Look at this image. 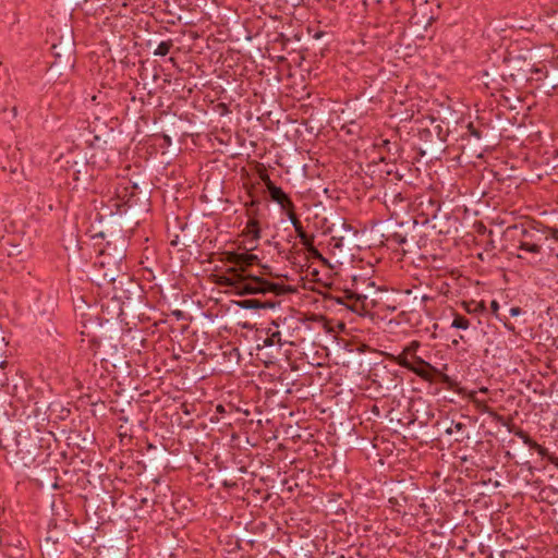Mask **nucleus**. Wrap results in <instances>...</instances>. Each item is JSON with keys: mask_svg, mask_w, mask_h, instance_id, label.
I'll return each mask as SVG.
<instances>
[{"mask_svg": "<svg viewBox=\"0 0 558 558\" xmlns=\"http://www.w3.org/2000/svg\"><path fill=\"white\" fill-rule=\"evenodd\" d=\"M221 262L230 264L221 274L217 275V283L220 287L229 288L231 292L238 295L281 292V286L269 282L259 275L253 274L252 266L258 264L259 258L255 254L238 253L226 251L221 253Z\"/></svg>", "mask_w": 558, "mask_h": 558, "instance_id": "nucleus-1", "label": "nucleus"}, {"mask_svg": "<svg viewBox=\"0 0 558 558\" xmlns=\"http://www.w3.org/2000/svg\"><path fill=\"white\" fill-rule=\"evenodd\" d=\"M513 230L518 232V253L517 257L524 260L527 265L541 266L546 256L556 255L558 252L555 246L547 245V227L535 223L513 226Z\"/></svg>", "mask_w": 558, "mask_h": 558, "instance_id": "nucleus-2", "label": "nucleus"}, {"mask_svg": "<svg viewBox=\"0 0 558 558\" xmlns=\"http://www.w3.org/2000/svg\"><path fill=\"white\" fill-rule=\"evenodd\" d=\"M390 93H393L395 97L388 109H386V114L389 118V121H386V132L388 130L391 131L390 137L386 138V153L389 155V157H386V160L389 159L397 162L401 158L402 150L400 143L401 131L407 129V123L410 122L412 113L405 107L404 96L402 94L398 95L393 86L386 84V95Z\"/></svg>", "mask_w": 558, "mask_h": 558, "instance_id": "nucleus-3", "label": "nucleus"}, {"mask_svg": "<svg viewBox=\"0 0 558 558\" xmlns=\"http://www.w3.org/2000/svg\"><path fill=\"white\" fill-rule=\"evenodd\" d=\"M327 232L331 234L329 247L333 253L337 251L342 253L343 250L354 241L357 234V231L341 217L327 228Z\"/></svg>", "mask_w": 558, "mask_h": 558, "instance_id": "nucleus-4", "label": "nucleus"}, {"mask_svg": "<svg viewBox=\"0 0 558 558\" xmlns=\"http://www.w3.org/2000/svg\"><path fill=\"white\" fill-rule=\"evenodd\" d=\"M386 360L396 362L397 364L410 369L415 375L424 380L433 381L434 376L439 374V371L430 363L424 361L417 355H413V360L407 359L404 354H395L386 351Z\"/></svg>", "mask_w": 558, "mask_h": 558, "instance_id": "nucleus-5", "label": "nucleus"}, {"mask_svg": "<svg viewBox=\"0 0 558 558\" xmlns=\"http://www.w3.org/2000/svg\"><path fill=\"white\" fill-rule=\"evenodd\" d=\"M395 226H399L400 229L403 228V221L399 220L397 210H393L389 219H386V250L392 251L391 254H393V256H390L391 259L396 258L400 260L405 251L399 248V246L407 242V234L402 231L389 232Z\"/></svg>", "mask_w": 558, "mask_h": 558, "instance_id": "nucleus-6", "label": "nucleus"}, {"mask_svg": "<svg viewBox=\"0 0 558 558\" xmlns=\"http://www.w3.org/2000/svg\"><path fill=\"white\" fill-rule=\"evenodd\" d=\"M418 136L421 141L435 147L446 140V133L436 119H429L428 124L418 130Z\"/></svg>", "mask_w": 558, "mask_h": 558, "instance_id": "nucleus-7", "label": "nucleus"}, {"mask_svg": "<svg viewBox=\"0 0 558 558\" xmlns=\"http://www.w3.org/2000/svg\"><path fill=\"white\" fill-rule=\"evenodd\" d=\"M52 54L56 58V63L60 65H66L73 63V56H74V41L72 39L71 35H68L64 38V41L62 39L59 44H53L51 46Z\"/></svg>", "mask_w": 558, "mask_h": 558, "instance_id": "nucleus-8", "label": "nucleus"}, {"mask_svg": "<svg viewBox=\"0 0 558 558\" xmlns=\"http://www.w3.org/2000/svg\"><path fill=\"white\" fill-rule=\"evenodd\" d=\"M265 182V185L269 192V195L274 202H276L282 209L292 210L294 209V204L289 197L287 193L283 192V190L277 185L274 184V182L269 179V177H266L263 179Z\"/></svg>", "mask_w": 558, "mask_h": 558, "instance_id": "nucleus-9", "label": "nucleus"}, {"mask_svg": "<svg viewBox=\"0 0 558 558\" xmlns=\"http://www.w3.org/2000/svg\"><path fill=\"white\" fill-rule=\"evenodd\" d=\"M408 328L395 319H390L386 323V340L389 341H401L407 338Z\"/></svg>", "mask_w": 558, "mask_h": 558, "instance_id": "nucleus-10", "label": "nucleus"}, {"mask_svg": "<svg viewBox=\"0 0 558 558\" xmlns=\"http://www.w3.org/2000/svg\"><path fill=\"white\" fill-rule=\"evenodd\" d=\"M405 497H401V498H398V497H389L388 498V504L386 505V511L388 509H390V515H387L386 514V521L388 520H391V521H397L399 519V514L403 513V514H407L405 512Z\"/></svg>", "mask_w": 558, "mask_h": 558, "instance_id": "nucleus-11", "label": "nucleus"}, {"mask_svg": "<svg viewBox=\"0 0 558 558\" xmlns=\"http://www.w3.org/2000/svg\"><path fill=\"white\" fill-rule=\"evenodd\" d=\"M19 150L17 149H14L13 153H12V156L14 158H16V156L19 155ZM1 169L3 172H8V177L10 180L12 181H16L19 182L20 179L22 178L23 175V168H22V165L20 161H17L16 159H14L13 161H8L7 163H3L1 166Z\"/></svg>", "mask_w": 558, "mask_h": 558, "instance_id": "nucleus-12", "label": "nucleus"}, {"mask_svg": "<svg viewBox=\"0 0 558 558\" xmlns=\"http://www.w3.org/2000/svg\"><path fill=\"white\" fill-rule=\"evenodd\" d=\"M266 338L263 340L264 347H272L278 345L282 347L281 332L279 331V324L276 320H272L265 329Z\"/></svg>", "mask_w": 558, "mask_h": 558, "instance_id": "nucleus-13", "label": "nucleus"}, {"mask_svg": "<svg viewBox=\"0 0 558 558\" xmlns=\"http://www.w3.org/2000/svg\"><path fill=\"white\" fill-rule=\"evenodd\" d=\"M301 243L306 248V251L313 255L314 257H320L319 251L313 245L314 242V235H307V233L304 231L303 227L301 226V229L295 230Z\"/></svg>", "mask_w": 558, "mask_h": 558, "instance_id": "nucleus-14", "label": "nucleus"}, {"mask_svg": "<svg viewBox=\"0 0 558 558\" xmlns=\"http://www.w3.org/2000/svg\"><path fill=\"white\" fill-rule=\"evenodd\" d=\"M236 305L243 310H256V308H266L272 307L274 305L267 302H262L257 299H245L236 302Z\"/></svg>", "mask_w": 558, "mask_h": 558, "instance_id": "nucleus-15", "label": "nucleus"}, {"mask_svg": "<svg viewBox=\"0 0 558 558\" xmlns=\"http://www.w3.org/2000/svg\"><path fill=\"white\" fill-rule=\"evenodd\" d=\"M246 233L252 235L253 240L257 241L260 239V227L256 219H250L245 227Z\"/></svg>", "mask_w": 558, "mask_h": 558, "instance_id": "nucleus-16", "label": "nucleus"}, {"mask_svg": "<svg viewBox=\"0 0 558 558\" xmlns=\"http://www.w3.org/2000/svg\"><path fill=\"white\" fill-rule=\"evenodd\" d=\"M451 327L465 330L470 327V320L460 314H454Z\"/></svg>", "mask_w": 558, "mask_h": 558, "instance_id": "nucleus-17", "label": "nucleus"}, {"mask_svg": "<svg viewBox=\"0 0 558 558\" xmlns=\"http://www.w3.org/2000/svg\"><path fill=\"white\" fill-rule=\"evenodd\" d=\"M421 343L416 340H413L408 345L402 348V351L399 354H404L407 359L411 357L413 360V355H416V351L420 348Z\"/></svg>", "mask_w": 558, "mask_h": 558, "instance_id": "nucleus-18", "label": "nucleus"}, {"mask_svg": "<svg viewBox=\"0 0 558 558\" xmlns=\"http://www.w3.org/2000/svg\"><path fill=\"white\" fill-rule=\"evenodd\" d=\"M173 43L171 39L161 41L154 51L155 56L165 57L169 53Z\"/></svg>", "mask_w": 558, "mask_h": 558, "instance_id": "nucleus-19", "label": "nucleus"}, {"mask_svg": "<svg viewBox=\"0 0 558 558\" xmlns=\"http://www.w3.org/2000/svg\"><path fill=\"white\" fill-rule=\"evenodd\" d=\"M463 306L468 313H477L484 310V305L482 303H477L474 301L470 303L464 302Z\"/></svg>", "mask_w": 558, "mask_h": 558, "instance_id": "nucleus-20", "label": "nucleus"}, {"mask_svg": "<svg viewBox=\"0 0 558 558\" xmlns=\"http://www.w3.org/2000/svg\"><path fill=\"white\" fill-rule=\"evenodd\" d=\"M514 435L522 439V441L531 448V446H536V441H534L527 433L522 429H518L514 432Z\"/></svg>", "mask_w": 558, "mask_h": 558, "instance_id": "nucleus-21", "label": "nucleus"}, {"mask_svg": "<svg viewBox=\"0 0 558 558\" xmlns=\"http://www.w3.org/2000/svg\"><path fill=\"white\" fill-rule=\"evenodd\" d=\"M393 204H396L401 211H407L408 205L405 204V199L401 196L400 192L395 193Z\"/></svg>", "mask_w": 558, "mask_h": 558, "instance_id": "nucleus-22", "label": "nucleus"}, {"mask_svg": "<svg viewBox=\"0 0 558 558\" xmlns=\"http://www.w3.org/2000/svg\"><path fill=\"white\" fill-rule=\"evenodd\" d=\"M2 113H3V118H2V120H3L4 122H10V121H11V119H14V118L16 117V114H17V108H16V106H13V107L10 109L9 113H8V110H7L5 108H3V109H2Z\"/></svg>", "mask_w": 558, "mask_h": 558, "instance_id": "nucleus-23", "label": "nucleus"}, {"mask_svg": "<svg viewBox=\"0 0 558 558\" xmlns=\"http://www.w3.org/2000/svg\"><path fill=\"white\" fill-rule=\"evenodd\" d=\"M293 210L294 209L288 210V217H289V220L291 221L294 230H299V229H301L302 223H301V221L299 220V218L296 217V215L294 214Z\"/></svg>", "mask_w": 558, "mask_h": 558, "instance_id": "nucleus-24", "label": "nucleus"}, {"mask_svg": "<svg viewBox=\"0 0 558 558\" xmlns=\"http://www.w3.org/2000/svg\"><path fill=\"white\" fill-rule=\"evenodd\" d=\"M545 234L547 235V242L553 241L558 244V229L547 227Z\"/></svg>", "mask_w": 558, "mask_h": 558, "instance_id": "nucleus-25", "label": "nucleus"}, {"mask_svg": "<svg viewBox=\"0 0 558 558\" xmlns=\"http://www.w3.org/2000/svg\"><path fill=\"white\" fill-rule=\"evenodd\" d=\"M390 3L393 7V11H399L401 9V3L408 5L407 0H391Z\"/></svg>", "mask_w": 558, "mask_h": 558, "instance_id": "nucleus-26", "label": "nucleus"}, {"mask_svg": "<svg viewBox=\"0 0 558 558\" xmlns=\"http://www.w3.org/2000/svg\"><path fill=\"white\" fill-rule=\"evenodd\" d=\"M531 449H535L538 452V454H541L542 457H545L548 453L547 449L542 447L537 442H536V446H531Z\"/></svg>", "mask_w": 558, "mask_h": 558, "instance_id": "nucleus-27", "label": "nucleus"}, {"mask_svg": "<svg viewBox=\"0 0 558 558\" xmlns=\"http://www.w3.org/2000/svg\"><path fill=\"white\" fill-rule=\"evenodd\" d=\"M490 310H492V312H493L494 314H496V315H497L498 310H499V304H498V302H497L496 300H493V301L490 302Z\"/></svg>", "mask_w": 558, "mask_h": 558, "instance_id": "nucleus-28", "label": "nucleus"}, {"mask_svg": "<svg viewBox=\"0 0 558 558\" xmlns=\"http://www.w3.org/2000/svg\"><path fill=\"white\" fill-rule=\"evenodd\" d=\"M104 278L108 281V282H113L116 280V276L113 272H105L104 274Z\"/></svg>", "mask_w": 558, "mask_h": 558, "instance_id": "nucleus-29", "label": "nucleus"}, {"mask_svg": "<svg viewBox=\"0 0 558 558\" xmlns=\"http://www.w3.org/2000/svg\"><path fill=\"white\" fill-rule=\"evenodd\" d=\"M520 314H521V308L520 307L515 306V307H511L510 308V315L511 316H518Z\"/></svg>", "mask_w": 558, "mask_h": 558, "instance_id": "nucleus-30", "label": "nucleus"}, {"mask_svg": "<svg viewBox=\"0 0 558 558\" xmlns=\"http://www.w3.org/2000/svg\"><path fill=\"white\" fill-rule=\"evenodd\" d=\"M397 308H398V304L396 302H393L391 304L386 302V310L396 311Z\"/></svg>", "mask_w": 558, "mask_h": 558, "instance_id": "nucleus-31", "label": "nucleus"}, {"mask_svg": "<svg viewBox=\"0 0 558 558\" xmlns=\"http://www.w3.org/2000/svg\"><path fill=\"white\" fill-rule=\"evenodd\" d=\"M386 418H389V422H390V423H393V421L396 420V415L393 414V411H389V412L386 414Z\"/></svg>", "mask_w": 558, "mask_h": 558, "instance_id": "nucleus-32", "label": "nucleus"}, {"mask_svg": "<svg viewBox=\"0 0 558 558\" xmlns=\"http://www.w3.org/2000/svg\"><path fill=\"white\" fill-rule=\"evenodd\" d=\"M386 177L391 175L392 173L397 174V171H393L392 169H386L385 170Z\"/></svg>", "mask_w": 558, "mask_h": 558, "instance_id": "nucleus-33", "label": "nucleus"}, {"mask_svg": "<svg viewBox=\"0 0 558 558\" xmlns=\"http://www.w3.org/2000/svg\"><path fill=\"white\" fill-rule=\"evenodd\" d=\"M463 427H464V425H463L462 423H457V424H454V428H456L457 430H461Z\"/></svg>", "mask_w": 558, "mask_h": 558, "instance_id": "nucleus-34", "label": "nucleus"}, {"mask_svg": "<svg viewBox=\"0 0 558 558\" xmlns=\"http://www.w3.org/2000/svg\"><path fill=\"white\" fill-rule=\"evenodd\" d=\"M441 379H442V381H444V383H448V381L450 380L449 376H448V375H446V374H444V375L441 376Z\"/></svg>", "mask_w": 558, "mask_h": 558, "instance_id": "nucleus-35", "label": "nucleus"}, {"mask_svg": "<svg viewBox=\"0 0 558 558\" xmlns=\"http://www.w3.org/2000/svg\"><path fill=\"white\" fill-rule=\"evenodd\" d=\"M380 0H364L365 3H368V2H379Z\"/></svg>", "mask_w": 558, "mask_h": 558, "instance_id": "nucleus-36", "label": "nucleus"}, {"mask_svg": "<svg viewBox=\"0 0 558 558\" xmlns=\"http://www.w3.org/2000/svg\"><path fill=\"white\" fill-rule=\"evenodd\" d=\"M373 410H374L375 412L379 413V409H378V407H377V405H374Z\"/></svg>", "mask_w": 558, "mask_h": 558, "instance_id": "nucleus-37", "label": "nucleus"}, {"mask_svg": "<svg viewBox=\"0 0 558 558\" xmlns=\"http://www.w3.org/2000/svg\"><path fill=\"white\" fill-rule=\"evenodd\" d=\"M484 411H485V412H488L489 414H494V412H493V411H488V409H487V408H485V409H484Z\"/></svg>", "mask_w": 558, "mask_h": 558, "instance_id": "nucleus-38", "label": "nucleus"}, {"mask_svg": "<svg viewBox=\"0 0 558 558\" xmlns=\"http://www.w3.org/2000/svg\"><path fill=\"white\" fill-rule=\"evenodd\" d=\"M548 489H542L541 495L543 496Z\"/></svg>", "mask_w": 558, "mask_h": 558, "instance_id": "nucleus-39", "label": "nucleus"}, {"mask_svg": "<svg viewBox=\"0 0 558 558\" xmlns=\"http://www.w3.org/2000/svg\"><path fill=\"white\" fill-rule=\"evenodd\" d=\"M506 327H507L508 329H510V330H513V327H512V326H509V325H507V324H506Z\"/></svg>", "mask_w": 558, "mask_h": 558, "instance_id": "nucleus-40", "label": "nucleus"}, {"mask_svg": "<svg viewBox=\"0 0 558 558\" xmlns=\"http://www.w3.org/2000/svg\"><path fill=\"white\" fill-rule=\"evenodd\" d=\"M389 429H392L395 433L397 432V428L393 426V427H389Z\"/></svg>", "mask_w": 558, "mask_h": 558, "instance_id": "nucleus-41", "label": "nucleus"}, {"mask_svg": "<svg viewBox=\"0 0 558 558\" xmlns=\"http://www.w3.org/2000/svg\"><path fill=\"white\" fill-rule=\"evenodd\" d=\"M453 344H458L459 343V340H453L452 341Z\"/></svg>", "mask_w": 558, "mask_h": 558, "instance_id": "nucleus-42", "label": "nucleus"}]
</instances>
